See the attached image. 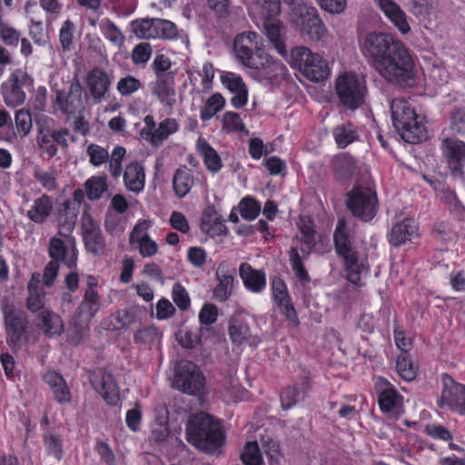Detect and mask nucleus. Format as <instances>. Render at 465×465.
<instances>
[{
    "mask_svg": "<svg viewBox=\"0 0 465 465\" xmlns=\"http://www.w3.org/2000/svg\"><path fill=\"white\" fill-rule=\"evenodd\" d=\"M85 194L90 201H97L107 192V178L105 175H94L84 183Z\"/></svg>",
    "mask_w": 465,
    "mask_h": 465,
    "instance_id": "nucleus-44",
    "label": "nucleus"
},
{
    "mask_svg": "<svg viewBox=\"0 0 465 465\" xmlns=\"http://www.w3.org/2000/svg\"><path fill=\"white\" fill-rule=\"evenodd\" d=\"M125 187L135 193H141L145 184V173L143 166L138 162H132L126 165L124 172Z\"/></svg>",
    "mask_w": 465,
    "mask_h": 465,
    "instance_id": "nucleus-33",
    "label": "nucleus"
},
{
    "mask_svg": "<svg viewBox=\"0 0 465 465\" xmlns=\"http://www.w3.org/2000/svg\"><path fill=\"white\" fill-rule=\"evenodd\" d=\"M82 229L86 250L95 256L103 255L105 252V241L97 223L85 212L83 216Z\"/></svg>",
    "mask_w": 465,
    "mask_h": 465,
    "instance_id": "nucleus-19",
    "label": "nucleus"
},
{
    "mask_svg": "<svg viewBox=\"0 0 465 465\" xmlns=\"http://www.w3.org/2000/svg\"><path fill=\"white\" fill-rule=\"evenodd\" d=\"M153 94L158 97L160 102L165 105L172 106L174 102V89L169 83L158 80L153 89Z\"/></svg>",
    "mask_w": 465,
    "mask_h": 465,
    "instance_id": "nucleus-53",
    "label": "nucleus"
},
{
    "mask_svg": "<svg viewBox=\"0 0 465 465\" xmlns=\"http://www.w3.org/2000/svg\"><path fill=\"white\" fill-rule=\"evenodd\" d=\"M62 240L56 236L52 237L49 242L48 254L52 261L63 262L70 269L76 267L78 252L75 246V239L70 234Z\"/></svg>",
    "mask_w": 465,
    "mask_h": 465,
    "instance_id": "nucleus-16",
    "label": "nucleus"
},
{
    "mask_svg": "<svg viewBox=\"0 0 465 465\" xmlns=\"http://www.w3.org/2000/svg\"><path fill=\"white\" fill-rule=\"evenodd\" d=\"M378 403L383 413L393 416L403 412V398L387 381L380 380L376 383Z\"/></svg>",
    "mask_w": 465,
    "mask_h": 465,
    "instance_id": "nucleus-17",
    "label": "nucleus"
},
{
    "mask_svg": "<svg viewBox=\"0 0 465 465\" xmlns=\"http://www.w3.org/2000/svg\"><path fill=\"white\" fill-rule=\"evenodd\" d=\"M133 322V314L127 310L119 311L110 317V325L114 330L128 328Z\"/></svg>",
    "mask_w": 465,
    "mask_h": 465,
    "instance_id": "nucleus-63",
    "label": "nucleus"
},
{
    "mask_svg": "<svg viewBox=\"0 0 465 465\" xmlns=\"http://www.w3.org/2000/svg\"><path fill=\"white\" fill-rule=\"evenodd\" d=\"M196 150L202 156L208 171L216 173L222 169L223 163L220 155L203 137L198 138L196 142Z\"/></svg>",
    "mask_w": 465,
    "mask_h": 465,
    "instance_id": "nucleus-37",
    "label": "nucleus"
},
{
    "mask_svg": "<svg viewBox=\"0 0 465 465\" xmlns=\"http://www.w3.org/2000/svg\"><path fill=\"white\" fill-rule=\"evenodd\" d=\"M98 26L103 35L114 45L120 47L124 42L122 31L108 18H103L98 22Z\"/></svg>",
    "mask_w": 465,
    "mask_h": 465,
    "instance_id": "nucleus-49",
    "label": "nucleus"
},
{
    "mask_svg": "<svg viewBox=\"0 0 465 465\" xmlns=\"http://www.w3.org/2000/svg\"><path fill=\"white\" fill-rule=\"evenodd\" d=\"M205 383V378L196 364L192 361L178 363L173 378L176 389L190 395L200 394Z\"/></svg>",
    "mask_w": 465,
    "mask_h": 465,
    "instance_id": "nucleus-13",
    "label": "nucleus"
},
{
    "mask_svg": "<svg viewBox=\"0 0 465 465\" xmlns=\"http://www.w3.org/2000/svg\"><path fill=\"white\" fill-rule=\"evenodd\" d=\"M148 223L146 221L139 222L129 236V242L138 250L140 255L143 258H149L158 252V244L147 232Z\"/></svg>",
    "mask_w": 465,
    "mask_h": 465,
    "instance_id": "nucleus-21",
    "label": "nucleus"
},
{
    "mask_svg": "<svg viewBox=\"0 0 465 465\" xmlns=\"http://www.w3.org/2000/svg\"><path fill=\"white\" fill-rule=\"evenodd\" d=\"M285 61L312 82L323 81L331 74L326 60L304 45L292 47Z\"/></svg>",
    "mask_w": 465,
    "mask_h": 465,
    "instance_id": "nucleus-7",
    "label": "nucleus"
},
{
    "mask_svg": "<svg viewBox=\"0 0 465 465\" xmlns=\"http://www.w3.org/2000/svg\"><path fill=\"white\" fill-rule=\"evenodd\" d=\"M225 105V99L220 93L212 94L200 111V118L203 122L211 120Z\"/></svg>",
    "mask_w": 465,
    "mask_h": 465,
    "instance_id": "nucleus-48",
    "label": "nucleus"
},
{
    "mask_svg": "<svg viewBox=\"0 0 465 465\" xmlns=\"http://www.w3.org/2000/svg\"><path fill=\"white\" fill-rule=\"evenodd\" d=\"M43 378L51 388L54 398L57 402L64 404L71 401L70 391L60 373L54 371H47Z\"/></svg>",
    "mask_w": 465,
    "mask_h": 465,
    "instance_id": "nucleus-36",
    "label": "nucleus"
},
{
    "mask_svg": "<svg viewBox=\"0 0 465 465\" xmlns=\"http://www.w3.org/2000/svg\"><path fill=\"white\" fill-rule=\"evenodd\" d=\"M28 296L26 298V308L32 313L37 315L45 308V292L41 285L40 274H33L27 284Z\"/></svg>",
    "mask_w": 465,
    "mask_h": 465,
    "instance_id": "nucleus-30",
    "label": "nucleus"
},
{
    "mask_svg": "<svg viewBox=\"0 0 465 465\" xmlns=\"http://www.w3.org/2000/svg\"><path fill=\"white\" fill-rule=\"evenodd\" d=\"M156 20L154 18L137 19L131 23L134 34L142 39H156Z\"/></svg>",
    "mask_w": 465,
    "mask_h": 465,
    "instance_id": "nucleus-45",
    "label": "nucleus"
},
{
    "mask_svg": "<svg viewBox=\"0 0 465 465\" xmlns=\"http://www.w3.org/2000/svg\"><path fill=\"white\" fill-rule=\"evenodd\" d=\"M27 75L21 70H16L10 75L8 81L2 85V93L7 106L16 107L25 99V93L22 90Z\"/></svg>",
    "mask_w": 465,
    "mask_h": 465,
    "instance_id": "nucleus-22",
    "label": "nucleus"
},
{
    "mask_svg": "<svg viewBox=\"0 0 465 465\" xmlns=\"http://www.w3.org/2000/svg\"><path fill=\"white\" fill-rule=\"evenodd\" d=\"M229 335L232 343L236 345H256L260 342L257 337L252 335L249 326L237 318L230 321Z\"/></svg>",
    "mask_w": 465,
    "mask_h": 465,
    "instance_id": "nucleus-34",
    "label": "nucleus"
},
{
    "mask_svg": "<svg viewBox=\"0 0 465 465\" xmlns=\"http://www.w3.org/2000/svg\"><path fill=\"white\" fill-rule=\"evenodd\" d=\"M91 383L108 404L114 405L117 403L118 389L112 374L100 371L91 378Z\"/></svg>",
    "mask_w": 465,
    "mask_h": 465,
    "instance_id": "nucleus-26",
    "label": "nucleus"
},
{
    "mask_svg": "<svg viewBox=\"0 0 465 465\" xmlns=\"http://www.w3.org/2000/svg\"><path fill=\"white\" fill-rule=\"evenodd\" d=\"M360 47L370 64L385 81L402 87L414 84L413 55L395 35L370 32L360 39Z\"/></svg>",
    "mask_w": 465,
    "mask_h": 465,
    "instance_id": "nucleus-1",
    "label": "nucleus"
},
{
    "mask_svg": "<svg viewBox=\"0 0 465 465\" xmlns=\"http://www.w3.org/2000/svg\"><path fill=\"white\" fill-rule=\"evenodd\" d=\"M39 328L47 337L59 336L64 331V322L61 317L49 309L43 310L38 315Z\"/></svg>",
    "mask_w": 465,
    "mask_h": 465,
    "instance_id": "nucleus-35",
    "label": "nucleus"
},
{
    "mask_svg": "<svg viewBox=\"0 0 465 465\" xmlns=\"http://www.w3.org/2000/svg\"><path fill=\"white\" fill-rule=\"evenodd\" d=\"M112 80L109 74L100 68H94L88 72L86 75V85L89 89L91 96L96 100L101 101L104 94L109 90Z\"/></svg>",
    "mask_w": 465,
    "mask_h": 465,
    "instance_id": "nucleus-29",
    "label": "nucleus"
},
{
    "mask_svg": "<svg viewBox=\"0 0 465 465\" xmlns=\"http://www.w3.org/2000/svg\"><path fill=\"white\" fill-rule=\"evenodd\" d=\"M376 192L371 186H355L347 193L346 203H376Z\"/></svg>",
    "mask_w": 465,
    "mask_h": 465,
    "instance_id": "nucleus-47",
    "label": "nucleus"
},
{
    "mask_svg": "<svg viewBox=\"0 0 465 465\" xmlns=\"http://www.w3.org/2000/svg\"><path fill=\"white\" fill-rule=\"evenodd\" d=\"M440 149L450 172L455 175L461 174L465 166V143L454 138H445L441 142Z\"/></svg>",
    "mask_w": 465,
    "mask_h": 465,
    "instance_id": "nucleus-18",
    "label": "nucleus"
},
{
    "mask_svg": "<svg viewBox=\"0 0 465 465\" xmlns=\"http://www.w3.org/2000/svg\"><path fill=\"white\" fill-rule=\"evenodd\" d=\"M241 460L244 465H262L263 460L257 441H249L246 443L242 454Z\"/></svg>",
    "mask_w": 465,
    "mask_h": 465,
    "instance_id": "nucleus-52",
    "label": "nucleus"
},
{
    "mask_svg": "<svg viewBox=\"0 0 465 465\" xmlns=\"http://www.w3.org/2000/svg\"><path fill=\"white\" fill-rule=\"evenodd\" d=\"M396 370L398 374L407 381H413L416 378L418 372L416 365L411 359L410 355L405 352H402L398 356L396 361Z\"/></svg>",
    "mask_w": 465,
    "mask_h": 465,
    "instance_id": "nucleus-51",
    "label": "nucleus"
},
{
    "mask_svg": "<svg viewBox=\"0 0 465 465\" xmlns=\"http://www.w3.org/2000/svg\"><path fill=\"white\" fill-rule=\"evenodd\" d=\"M418 237V225L411 218L395 223L390 234V243L399 247Z\"/></svg>",
    "mask_w": 465,
    "mask_h": 465,
    "instance_id": "nucleus-27",
    "label": "nucleus"
},
{
    "mask_svg": "<svg viewBox=\"0 0 465 465\" xmlns=\"http://www.w3.org/2000/svg\"><path fill=\"white\" fill-rule=\"evenodd\" d=\"M200 176H202L200 173H197L195 176L194 173L189 169H178L175 172L173 179L175 193L179 197L185 196L192 189L195 181H199Z\"/></svg>",
    "mask_w": 465,
    "mask_h": 465,
    "instance_id": "nucleus-38",
    "label": "nucleus"
},
{
    "mask_svg": "<svg viewBox=\"0 0 465 465\" xmlns=\"http://www.w3.org/2000/svg\"><path fill=\"white\" fill-rule=\"evenodd\" d=\"M333 241L336 253L343 260L349 282L354 285H361V273L365 267L359 261L358 252L352 245V238L344 218L338 219Z\"/></svg>",
    "mask_w": 465,
    "mask_h": 465,
    "instance_id": "nucleus-6",
    "label": "nucleus"
},
{
    "mask_svg": "<svg viewBox=\"0 0 465 465\" xmlns=\"http://www.w3.org/2000/svg\"><path fill=\"white\" fill-rule=\"evenodd\" d=\"M86 153L89 156L90 163L96 167L107 163L109 160V153L107 150L95 143H91L87 147Z\"/></svg>",
    "mask_w": 465,
    "mask_h": 465,
    "instance_id": "nucleus-60",
    "label": "nucleus"
},
{
    "mask_svg": "<svg viewBox=\"0 0 465 465\" xmlns=\"http://www.w3.org/2000/svg\"><path fill=\"white\" fill-rule=\"evenodd\" d=\"M272 292L275 303L286 319L298 323L297 312L292 303L286 284L281 278L275 277L272 281Z\"/></svg>",
    "mask_w": 465,
    "mask_h": 465,
    "instance_id": "nucleus-23",
    "label": "nucleus"
},
{
    "mask_svg": "<svg viewBox=\"0 0 465 465\" xmlns=\"http://www.w3.org/2000/svg\"><path fill=\"white\" fill-rule=\"evenodd\" d=\"M0 311L3 315L6 343L12 350H18L22 346L28 329L26 314L7 297L1 300Z\"/></svg>",
    "mask_w": 465,
    "mask_h": 465,
    "instance_id": "nucleus-8",
    "label": "nucleus"
},
{
    "mask_svg": "<svg viewBox=\"0 0 465 465\" xmlns=\"http://www.w3.org/2000/svg\"><path fill=\"white\" fill-rule=\"evenodd\" d=\"M156 33V38L171 40L177 36L178 31L176 25L173 22L169 20L157 19Z\"/></svg>",
    "mask_w": 465,
    "mask_h": 465,
    "instance_id": "nucleus-62",
    "label": "nucleus"
},
{
    "mask_svg": "<svg viewBox=\"0 0 465 465\" xmlns=\"http://www.w3.org/2000/svg\"><path fill=\"white\" fill-rule=\"evenodd\" d=\"M442 391L438 401L440 408L465 414V385L459 383L448 373L441 375Z\"/></svg>",
    "mask_w": 465,
    "mask_h": 465,
    "instance_id": "nucleus-15",
    "label": "nucleus"
},
{
    "mask_svg": "<svg viewBox=\"0 0 465 465\" xmlns=\"http://www.w3.org/2000/svg\"><path fill=\"white\" fill-rule=\"evenodd\" d=\"M215 278L218 282L213 291V297L219 302H225L232 292L233 276L224 263H220L215 272Z\"/></svg>",
    "mask_w": 465,
    "mask_h": 465,
    "instance_id": "nucleus-32",
    "label": "nucleus"
},
{
    "mask_svg": "<svg viewBox=\"0 0 465 465\" xmlns=\"http://www.w3.org/2000/svg\"><path fill=\"white\" fill-rule=\"evenodd\" d=\"M36 146L40 154L44 157L52 158L58 152L57 146L67 147V137L69 130L61 128L54 130V120L47 116L41 117L37 123Z\"/></svg>",
    "mask_w": 465,
    "mask_h": 465,
    "instance_id": "nucleus-10",
    "label": "nucleus"
},
{
    "mask_svg": "<svg viewBox=\"0 0 465 465\" xmlns=\"http://www.w3.org/2000/svg\"><path fill=\"white\" fill-rule=\"evenodd\" d=\"M239 275L249 291L260 293L266 286V275L263 271L253 269L249 263L242 262L239 267Z\"/></svg>",
    "mask_w": 465,
    "mask_h": 465,
    "instance_id": "nucleus-31",
    "label": "nucleus"
},
{
    "mask_svg": "<svg viewBox=\"0 0 465 465\" xmlns=\"http://www.w3.org/2000/svg\"><path fill=\"white\" fill-rule=\"evenodd\" d=\"M332 136L338 147L345 148L359 138L357 127L350 122L342 123L332 130Z\"/></svg>",
    "mask_w": 465,
    "mask_h": 465,
    "instance_id": "nucleus-41",
    "label": "nucleus"
},
{
    "mask_svg": "<svg viewBox=\"0 0 465 465\" xmlns=\"http://www.w3.org/2000/svg\"><path fill=\"white\" fill-rule=\"evenodd\" d=\"M289 259L296 278L302 284H307L311 281V278L303 266L302 257L296 248H291L289 251Z\"/></svg>",
    "mask_w": 465,
    "mask_h": 465,
    "instance_id": "nucleus-54",
    "label": "nucleus"
},
{
    "mask_svg": "<svg viewBox=\"0 0 465 465\" xmlns=\"http://www.w3.org/2000/svg\"><path fill=\"white\" fill-rule=\"evenodd\" d=\"M141 87L140 80L131 75L121 78L116 85L117 91L123 96H129L137 92Z\"/></svg>",
    "mask_w": 465,
    "mask_h": 465,
    "instance_id": "nucleus-59",
    "label": "nucleus"
},
{
    "mask_svg": "<svg viewBox=\"0 0 465 465\" xmlns=\"http://www.w3.org/2000/svg\"><path fill=\"white\" fill-rule=\"evenodd\" d=\"M78 213L76 205H61V208L57 210L60 235L67 236L71 233L76 223Z\"/></svg>",
    "mask_w": 465,
    "mask_h": 465,
    "instance_id": "nucleus-39",
    "label": "nucleus"
},
{
    "mask_svg": "<svg viewBox=\"0 0 465 465\" xmlns=\"http://www.w3.org/2000/svg\"><path fill=\"white\" fill-rule=\"evenodd\" d=\"M378 5L385 17L402 35L411 32V25L406 13L392 0H379Z\"/></svg>",
    "mask_w": 465,
    "mask_h": 465,
    "instance_id": "nucleus-24",
    "label": "nucleus"
},
{
    "mask_svg": "<svg viewBox=\"0 0 465 465\" xmlns=\"http://www.w3.org/2000/svg\"><path fill=\"white\" fill-rule=\"evenodd\" d=\"M0 38L6 45L17 46L20 33L10 24L0 21Z\"/></svg>",
    "mask_w": 465,
    "mask_h": 465,
    "instance_id": "nucleus-61",
    "label": "nucleus"
},
{
    "mask_svg": "<svg viewBox=\"0 0 465 465\" xmlns=\"http://www.w3.org/2000/svg\"><path fill=\"white\" fill-rule=\"evenodd\" d=\"M74 24L65 20L59 30V41L64 50H71L74 42Z\"/></svg>",
    "mask_w": 465,
    "mask_h": 465,
    "instance_id": "nucleus-58",
    "label": "nucleus"
},
{
    "mask_svg": "<svg viewBox=\"0 0 465 465\" xmlns=\"http://www.w3.org/2000/svg\"><path fill=\"white\" fill-rule=\"evenodd\" d=\"M223 85L233 94L231 104L240 109L248 103V88L241 75L232 72L223 71L220 75Z\"/></svg>",
    "mask_w": 465,
    "mask_h": 465,
    "instance_id": "nucleus-20",
    "label": "nucleus"
},
{
    "mask_svg": "<svg viewBox=\"0 0 465 465\" xmlns=\"http://www.w3.org/2000/svg\"><path fill=\"white\" fill-rule=\"evenodd\" d=\"M225 220L220 215L213 205H208L203 212L200 228L203 232L211 236L223 235L228 232L224 224Z\"/></svg>",
    "mask_w": 465,
    "mask_h": 465,
    "instance_id": "nucleus-28",
    "label": "nucleus"
},
{
    "mask_svg": "<svg viewBox=\"0 0 465 465\" xmlns=\"http://www.w3.org/2000/svg\"><path fill=\"white\" fill-rule=\"evenodd\" d=\"M292 6V18L296 28L312 41H322L328 35V29L315 7L296 0Z\"/></svg>",
    "mask_w": 465,
    "mask_h": 465,
    "instance_id": "nucleus-9",
    "label": "nucleus"
},
{
    "mask_svg": "<svg viewBox=\"0 0 465 465\" xmlns=\"http://www.w3.org/2000/svg\"><path fill=\"white\" fill-rule=\"evenodd\" d=\"M280 0H255L250 7V15L262 24L264 34L274 50L287 59L285 27L278 19L281 12Z\"/></svg>",
    "mask_w": 465,
    "mask_h": 465,
    "instance_id": "nucleus-3",
    "label": "nucleus"
},
{
    "mask_svg": "<svg viewBox=\"0 0 465 465\" xmlns=\"http://www.w3.org/2000/svg\"><path fill=\"white\" fill-rule=\"evenodd\" d=\"M173 300L177 307L185 311L191 305V300L185 288L181 283H174L172 291Z\"/></svg>",
    "mask_w": 465,
    "mask_h": 465,
    "instance_id": "nucleus-64",
    "label": "nucleus"
},
{
    "mask_svg": "<svg viewBox=\"0 0 465 465\" xmlns=\"http://www.w3.org/2000/svg\"><path fill=\"white\" fill-rule=\"evenodd\" d=\"M378 5L385 17L402 35L411 32V25L406 13L392 0H379Z\"/></svg>",
    "mask_w": 465,
    "mask_h": 465,
    "instance_id": "nucleus-25",
    "label": "nucleus"
},
{
    "mask_svg": "<svg viewBox=\"0 0 465 465\" xmlns=\"http://www.w3.org/2000/svg\"><path fill=\"white\" fill-rule=\"evenodd\" d=\"M335 85L341 103L347 108L355 110L364 103L367 87L363 76L345 73L338 76Z\"/></svg>",
    "mask_w": 465,
    "mask_h": 465,
    "instance_id": "nucleus-12",
    "label": "nucleus"
},
{
    "mask_svg": "<svg viewBox=\"0 0 465 465\" xmlns=\"http://www.w3.org/2000/svg\"><path fill=\"white\" fill-rule=\"evenodd\" d=\"M100 308L101 299L98 292L84 291V298L72 319L74 330L71 340L74 344L84 341L89 331V324Z\"/></svg>",
    "mask_w": 465,
    "mask_h": 465,
    "instance_id": "nucleus-11",
    "label": "nucleus"
},
{
    "mask_svg": "<svg viewBox=\"0 0 465 465\" xmlns=\"http://www.w3.org/2000/svg\"><path fill=\"white\" fill-rule=\"evenodd\" d=\"M144 127L140 131L143 140L153 147L160 146L169 136L179 130V124L174 118H165L156 124L153 115H146L143 118Z\"/></svg>",
    "mask_w": 465,
    "mask_h": 465,
    "instance_id": "nucleus-14",
    "label": "nucleus"
},
{
    "mask_svg": "<svg viewBox=\"0 0 465 465\" xmlns=\"http://www.w3.org/2000/svg\"><path fill=\"white\" fill-rule=\"evenodd\" d=\"M391 113L393 125L401 132L403 140L417 143L426 138L423 119L415 113L408 101L402 98L392 100Z\"/></svg>",
    "mask_w": 465,
    "mask_h": 465,
    "instance_id": "nucleus-5",
    "label": "nucleus"
},
{
    "mask_svg": "<svg viewBox=\"0 0 465 465\" xmlns=\"http://www.w3.org/2000/svg\"><path fill=\"white\" fill-rule=\"evenodd\" d=\"M185 430L187 441L206 453L216 452L224 441L220 424L203 411L191 415Z\"/></svg>",
    "mask_w": 465,
    "mask_h": 465,
    "instance_id": "nucleus-4",
    "label": "nucleus"
},
{
    "mask_svg": "<svg viewBox=\"0 0 465 465\" xmlns=\"http://www.w3.org/2000/svg\"><path fill=\"white\" fill-rule=\"evenodd\" d=\"M333 170L337 179H349L357 172L356 160L347 153L339 154L333 159Z\"/></svg>",
    "mask_w": 465,
    "mask_h": 465,
    "instance_id": "nucleus-40",
    "label": "nucleus"
},
{
    "mask_svg": "<svg viewBox=\"0 0 465 465\" xmlns=\"http://www.w3.org/2000/svg\"><path fill=\"white\" fill-rule=\"evenodd\" d=\"M33 6H35V5H31L29 3L25 6V12L29 15L30 19L29 35L35 45L44 46L48 43L49 36L44 29L42 21L35 20L33 16L30 15L31 8Z\"/></svg>",
    "mask_w": 465,
    "mask_h": 465,
    "instance_id": "nucleus-46",
    "label": "nucleus"
},
{
    "mask_svg": "<svg viewBox=\"0 0 465 465\" xmlns=\"http://www.w3.org/2000/svg\"><path fill=\"white\" fill-rule=\"evenodd\" d=\"M233 54L239 63L257 70L270 82L285 75V65L261 47V38L255 32L238 34L233 41Z\"/></svg>",
    "mask_w": 465,
    "mask_h": 465,
    "instance_id": "nucleus-2",
    "label": "nucleus"
},
{
    "mask_svg": "<svg viewBox=\"0 0 465 465\" xmlns=\"http://www.w3.org/2000/svg\"><path fill=\"white\" fill-rule=\"evenodd\" d=\"M15 129L19 136H26L32 130V116L29 111L21 109L16 112L15 116Z\"/></svg>",
    "mask_w": 465,
    "mask_h": 465,
    "instance_id": "nucleus-55",
    "label": "nucleus"
},
{
    "mask_svg": "<svg viewBox=\"0 0 465 465\" xmlns=\"http://www.w3.org/2000/svg\"><path fill=\"white\" fill-rule=\"evenodd\" d=\"M304 390L296 387L286 388L281 395L282 407L284 410H289L294 406L300 400L304 397Z\"/></svg>",
    "mask_w": 465,
    "mask_h": 465,
    "instance_id": "nucleus-57",
    "label": "nucleus"
},
{
    "mask_svg": "<svg viewBox=\"0 0 465 465\" xmlns=\"http://www.w3.org/2000/svg\"><path fill=\"white\" fill-rule=\"evenodd\" d=\"M298 227L302 234V252L309 255L316 244V230L314 223L308 217H301Z\"/></svg>",
    "mask_w": 465,
    "mask_h": 465,
    "instance_id": "nucleus-42",
    "label": "nucleus"
},
{
    "mask_svg": "<svg viewBox=\"0 0 465 465\" xmlns=\"http://www.w3.org/2000/svg\"><path fill=\"white\" fill-rule=\"evenodd\" d=\"M126 154V150L123 146H115L109 156V171L113 177L117 178L122 173V162Z\"/></svg>",
    "mask_w": 465,
    "mask_h": 465,
    "instance_id": "nucleus-56",
    "label": "nucleus"
},
{
    "mask_svg": "<svg viewBox=\"0 0 465 465\" xmlns=\"http://www.w3.org/2000/svg\"><path fill=\"white\" fill-rule=\"evenodd\" d=\"M56 101L63 111L67 114L73 113L81 105V86L71 84L70 94L67 96L62 91L57 92Z\"/></svg>",
    "mask_w": 465,
    "mask_h": 465,
    "instance_id": "nucleus-43",
    "label": "nucleus"
},
{
    "mask_svg": "<svg viewBox=\"0 0 465 465\" xmlns=\"http://www.w3.org/2000/svg\"><path fill=\"white\" fill-rule=\"evenodd\" d=\"M222 130L224 133H238L247 134L248 131L242 122V117L239 114L227 111L223 114L222 117Z\"/></svg>",
    "mask_w": 465,
    "mask_h": 465,
    "instance_id": "nucleus-50",
    "label": "nucleus"
}]
</instances>
